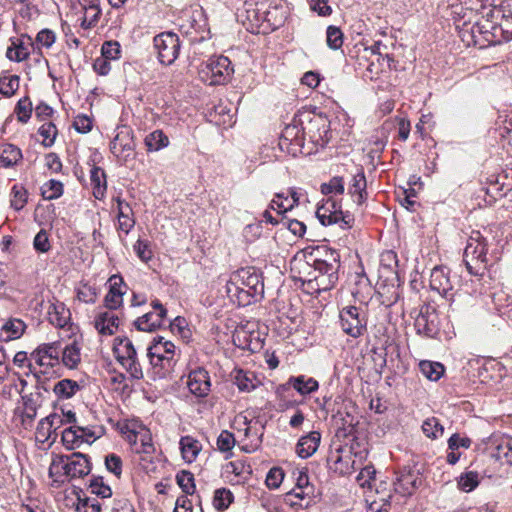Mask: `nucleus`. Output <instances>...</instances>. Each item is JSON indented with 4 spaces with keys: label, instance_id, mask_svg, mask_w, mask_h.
<instances>
[{
    "label": "nucleus",
    "instance_id": "18",
    "mask_svg": "<svg viewBox=\"0 0 512 512\" xmlns=\"http://www.w3.org/2000/svg\"><path fill=\"white\" fill-rule=\"evenodd\" d=\"M147 356L153 368L160 367L157 372L159 377H165L172 370V365L169 364V358L158 337L154 338L152 344L147 348Z\"/></svg>",
    "mask_w": 512,
    "mask_h": 512
},
{
    "label": "nucleus",
    "instance_id": "4",
    "mask_svg": "<svg viewBox=\"0 0 512 512\" xmlns=\"http://www.w3.org/2000/svg\"><path fill=\"white\" fill-rule=\"evenodd\" d=\"M487 243L480 232H473L464 250L466 268L471 275H482L486 269Z\"/></svg>",
    "mask_w": 512,
    "mask_h": 512
},
{
    "label": "nucleus",
    "instance_id": "22",
    "mask_svg": "<svg viewBox=\"0 0 512 512\" xmlns=\"http://www.w3.org/2000/svg\"><path fill=\"white\" fill-rule=\"evenodd\" d=\"M119 325L118 316L112 311L100 312L95 318V328L102 335H113Z\"/></svg>",
    "mask_w": 512,
    "mask_h": 512
},
{
    "label": "nucleus",
    "instance_id": "59",
    "mask_svg": "<svg viewBox=\"0 0 512 512\" xmlns=\"http://www.w3.org/2000/svg\"><path fill=\"white\" fill-rule=\"evenodd\" d=\"M284 479V472L281 468H271L266 476V485L271 489H276L280 486Z\"/></svg>",
    "mask_w": 512,
    "mask_h": 512
},
{
    "label": "nucleus",
    "instance_id": "36",
    "mask_svg": "<svg viewBox=\"0 0 512 512\" xmlns=\"http://www.w3.org/2000/svg\"><path fill=\"white\" fill-rule=\"evenodd\" d=\"M48 314L50 323L60 328H63L70 318V312L63 303L53 304Z\"/></svg>",
    "mask_w": 512,
    "mask_h": 512
},
{
    "label": "nucleus",
    "instance_id": "7",
    "mask_svg": "<svg viewBox=\"0 0 512 512\" xmlns=\"http://www.w3.org/2000/svg\"><path fill=\"white\" fill-rule=\"evenodd\" d=\"M343 332L353 338L362 336L367 330V312L362 307L348 305L339 312Z\"/></svg>",
    "mask_w": 512,
    "mask_h": 512
},
{
    "label": "nucleus",
    "instance_id": "25",
    "mask_svg": "<svg viewBox=\"0 0 512 512\" xmlns=\"http://www.w3.org/2000/svg\"><path fill=\"white\" fill-rule=\"evenodd\" d=\"M367 181L363 169H359L356 174L353 175L352 183L349 186V193L356 197L354 200L358 205H362L368 197L367 193Z\"/></svg>",
    "mask_w": 512,
    "mask_h": 512
},
{
    "label": "nucleus",
    "instance_id": "41",
    "mask_svg": "<svg viewBox=\"0 0 512 512\" xmlns=\"http://www.w3.org/2000/svg\"><path fill=\"white\" fill-rule=\"evenodd\" d=\"M419 367L422 374L431 381L439 380L445 371L439 362L421 361Z\"/></svg>",
    "mask_w": 512,
    "mask_h": 512
},
{
    "label": "nucleus",
    "instance_id": "50",
    "mask_svg": "<svg viewBox=\"0 0 512 512\" xmlns=\"http://www.w3.org/2000/svg\"><path fill=\"white\" fill-rule=\"evenodd\" d=\"M242 423L245 426L243 429L245 438L250 439L251 445L255 447L260 445L263 433H259L258 429L255 427L257 422H255L253 425L252 420H248L246 417H244Z\"/></svg>",
    "mask_w": 512,
    "mask_h": 512
},
{
    "label": "nucleus",
    "instance_id": "10",
    "mask_svg": "<svg viewBox=\"0 0 512 512\" xmlns=\"http://www.w3.org/2000/svg\"><path fill=\"white\" fill-rule=\"evenodd\" d=\"M153 47L157 59L163 65H171L179 56L180 39L173 32H162L153 38Z\"/></svg>",
    "mask_w": 512,
    "mask_h": 512
},
{
    "label": "nucleus",
    "instance_id": "17",
    "mask_svg": "<svg viewBox=\"0 0 512 512\" xmlns=\"http://www.w3.org/2000/svg\"><path fill=\"white\" fill-rule=\"evenodd\" d=\"M187 386L189 391L198 398L206 397L211 388L210 376L206 369L197 367L190 371Z\"/></svg>",
    "mask_w": 512,
    "mask_h": 512
},
{
    "label": "nucleus",
    "instance_id": "46",
    "mask_svg": "<svg viewBox=\"0 0 512 512\" xmlns=\"http://www.w3.org/2000/svg\"><path fill=\"white\" fill-rule=\"evenodd\" d=\"M176 481L182 491L187 495H192L195 492L194 475L186 470L177 473Z\"/></svg>",
    "mask_w": 512,
    "mask_h": 512
},
{
    "label": "nucleus",
    "instance_id": "2",
    "mask_svg": "<svg viewBox=\"0 0 512 512\" xmlns=\"http://www.w3.org/2000/svg\"><path fill=\"white\" fill-rule=\"evenodd\" d=\"M228 296L239 306H248L264 296L261 275L253 268H242L232 273L226 284Z\"/></svg>",
    "mask_w": 512,
    "mask_h": 512
},
{
    "label": "nucleus",
    "instance_id": "21",
    "mask_svg": "<svg viewBox=\"0 0 512 512\" xmlns=\"http://www.w3.org/2000/svg\"><path fill=\"white\" fill-rule=\"evenodd\" d=\"M320 441L321 434L318 431H311L302 436L296 445L297 455L303 459L311 457L317 451Z\"/></svg>",
    "mask_w": 512,
    "mask_h": 512
},
{
    "label": "nucleus",
    "instance_id": "63",
    "mask_svg": "<svg viewBox=\"0 0 512 512\" xmlns=\"http://www.w3.org/2000/svg\"><path fill=\"white\" fill-rule=\"evenodd\" d=\"M376 476V470L374 466L367 465L364 468L361 469L357 476V481L361 487H370L371 481L375 479Z\"/></svg>",
    "mask_w": 512,
    "mask_h": 512
},
{
    "label": "nucleus",
    "instance_id": "38",
    "mask_svg": "<svg viewBox=\"0 0 512 512\" xmlns=\"http://www.w3.org/2000/svg\"><path fill=\"white\" fill-rule=\"evenodd\" d=\"M234 495L227 488H219L214 491L213 507L218 511H225L233 503Z\"/></svg>",
    "mask_w": 512,
    "mask_h": 512
},
{
    "label": "nucleus",
    "instance_id": "47",
    "mask_svg": "<svg viewBox=\"0 0 512 512\" xmlns=\"http://www.w3.org/2000/svg\"><path fill=\"white\" fill-rule=\"evenodd\" d=\"M19 89V76L10 75L0 77V94L11 97Z\"/></svg>",
    "mask_w": 512,
    "mask_h": 512
},
{
    "label": "nucleus",
    "instance_id": "32",
    "mask_svg": "<svg viewBox=\"0 0 512 512\" xmlns=\"http://www.w3.org/2000/svg\"><path fill=\"white\" fill-rule=\"evenodd\" d=\"M490 456L497 461H504L512 466V439L502 440L490 447Z\"/></svg>",
    "mask_w": 512,
    "mask_h": 512
},
{
    "label": "nucleus",
    "instance_id": "42",
    "mask_svg": "<svg viewBox=\"0 0 512 512\" xmlns=\"http://www.w3.org/2000/svg\"><path fill=\"white\" fill-rule=\"evenodd\" d=\"M63 190L62 182L51 179L41 187V195L46 200H54L62 196Z\"/></svg>",
    "mask_w": 512,
    "mask_h": 512
},
{
    "label": "nucleus",
    "instance_id": "12",
    "mask_svg": "<svg viewBox=\"0 0 512 512\" xmlns=\"http://www.w3.org/2000/svg\"><path fill=\"white\" fill-rule=\"evenodd\" d=\"M414 326L418 334L434 338L439 332V318L435 307L430 304L422 305L415 318Z\"/></svg>",
    "mask_w": 512,
    "mask_h": 512
},
{
    "label": "nucleus",
    "instance_id": "57",
    "mask_svg": "<svg viewBox=\"0 0 512 512\" xmlns=\"http://www.w3.org/2000/svg\"><path fill=\"white\" fill-rule=\"evenodd\" d=\"M133 437H134V443H137L138 439L141 442V447L137 448V452L146 453V454H150V453L154 452V446H153L151 434L149 433V431H145L140 434L134 433Z\"/></svg>",
    "mask_w": 512,
    "mask_h": 512
},
{
    "label": "nucleus",
    "instance_id": "14",
    "mask_svg": "<svg viewBox=\"0 0 512 512\" xmlns=\"http://www.w3.org/2000/svg\"><path fill=\"white\" fill-rule=\"evenodd\" d=\"M422 485V477L418 470L404 468L397 473L394 490L403 497L413 495Z\"/></svg>",
    "mask_w": 512,
    "mask_h": 512
},
{
    "label": "nucleus",
    "instance_id": "20",
    "mask_svg": "<svg viewBox=\"0 0 512 512\" xmlns=\"http://www.w3.org/2000/svg\"><path fill=\"white\" fill-rule=\"evenodd\" d=\"M23 409H15V414H19L21 427L25 430H30L33 427L34 420L37 416L38 404L36 403L33 394L22 395Z\"/></svg>",
    "mask_w": 512,
    "mask_h": 512
},
{
    "label": "nucleus",
    "instance_id": "64",
    "mask_svg": "<svg viewBox=\"0 0 512 512\" xmlns=\"http://www.w3.org/2000/svg\"><path fill=\"white\" fill-rule=\"evenodd\" d=\"M132 212L117 213L118 218V229L128 234L135 225V220L130 216Z\"/></svg>",
    "mask_w": 512,
    "mask_h": 512
},
{
    "label": "nucleus",
    "instance_id": "61",
    "mask_svg": "<svg viewBox=\"0 0 512 512\" xmlns=\"http://www.w3.org/2000/svg\"><path fill=\"white\" fill-rule=\"evenodd\" d=\"M133 249L136 253V255L143 261L148 262L151 260L153 256V252L150 248V244L148 241L143 240H137V242L134 244Z\"/></svg>",
    "mask_w": 512,
    "mask_h": 512
},
{
    "label": "nucleus",
    "instance_id": "49",
    "mask_svg": "<svg viewBox=\"0 0 512 512\" xmlns=\"http://www.w3.org/2000/svg\"><path fill=\"white\" fill-rule=\"evenodd\" d=\"M326 43L330 49L337 50L343 45V33L337 26L330 25L326 30Z\"/></svg>",
    "mask_w": 512,
    "mask_h": 512
},
{
    "label": "nucleus",
    "instance_id": "58",
    "mask_svg": "<svg viewBox=\"0 0 512 512\" xmlns=\"http://www.w3.org/2000/svg\"><path fill=\"white\" fill-rule=\"evenodd\" d=\"M235 446V437L228 430H223L217 438V447L221 452H228Z\"/></svg>",
    "mask_w": 512,
    "mask_h": 512
},
{
    "label": "nucleus",
    "instance_id": "48",
    "mask_svg": "<svg viewBox=\"0 0 512 512\" xmlns=\"http://www.w3.org/2000/svg\"><path fill=\"white\" fill-rule=\"evenodd\" d=\"M422 431L427 437L431 439H437L438 437L442 436L444 428L439 423L437 418L431 417L423 422Z\"/></svg>",
    "mask_w": 512,
    "mask_h": 512
},
{
    "label": "nucleus",
    "instance_id": "19",
    "mask_svg": "<svg viewBox=\"0 0 512 512\" xmlns=\"http://www.w3.org/2000/svg\"><path fill=\"white\" fill-rule=\"evenodd\" d=\"M34 47L32 38L22 34L19 38L11 40V46L7 48L6 57L10 61L22 62L29 58L30 49Z\"/></svg>",
    "mask_w": 512,
    "mask_h": 512
},
{
    "label": "nucleus",
    "instance_id": "39",
    "mask_svg": "<svg viewBox=\"0 0 512 512\" xmlns=\"http://www.w3.org/2000/svg\"><path fill=\"white\" fill-rule=\"evenodd\" d=\"M234 383L242 392H250L254 390L258 383L253 373L239 370L236 372Z\"/></svg>",
    "mask_w": 512,
    "mask_h": 512
},
{
    "label": "nucleus",
    "instance_id": "54",
    "mask_svg": "<svg viewBox=\"0 0 512 512\" xmlns=\"http://www.w3.org/2000/svg\"><path fill=\"white\" fill-rule=\"evenodd\" d=\"M479 484L478 474L476 472H468L459 477L458 487L465 492H470Z\"/></svg>",
    "mask_w": 512,
    "mask_h": 512
},
{
    "label": "nucleus",
    "instance_id": "62",
    "mask_svg": "<svg viewBox=\"0 0 512 512\" xmlns=\"http://www.w3.org/2000/svg\"><path fill=\"white\" fill-rule=\"evenodd\" d=\"M77 297L84 303L92 304L97 299V291L95 287L84 284L77 290Z\"/></svg>",
    "mask_w": 512,
    "mask_h": 512
},
{
    "label": "nucleus",
    "instance_id": "15",
    "mask_svg": "<svg viewBox=\"0 0 512 512\" xmlns=\"http://www.w3.org/2000/svg\"><path fill=\"white\" fill-rule=\"evenodd\" d=\"M449 273L446 267H434L430 274V288L452 303L456 292H454Z\"/></svg>",
    "mask_w": 512,
    "mask_h": 512
},
{
    "label": "nucleus",
    "instance_id": "44",
    "mask_svg": "<svg viewBox=\"0 0 512 512\" xmlns=\"http://www.w3.org/2000/svg\"><path fill=\"white\" fill-rule=\"evenodd\" d=\"M62 442H63L64 446L69 450H73L75 448L80 447L81 440H80V435H79V431H78V425L74 424V425L63 430Z\"/></svg>",
    "mask_w": 512,
    "mask_h": 512
},
{
    "label": "nucleus",
    "instance_id": "29",
    "mask_svg": "<svg viewBox=\"0 0 512 512\" xmlns=\"http://www.w3.org/2000/svg\"><path fill=\"white\" fill-rule=\"evenodd\" d=\"M305 140V131L304 128L299 124L293 123L287 125L282 131L281 135V145L291 144L298 147H302L304 145Z\"/></svg>",
    "mask_w": 512,
    "mask_h": 512
},
{
    "label": "nucleus",
    "instance_id": "60",
    "mask_svg": "<svg viewBox=\"0 0 512 512\" xmlns=\"http://www.w3.org/2000/svg\"><path fill=\"white\" fill-rule=\"evenodd\" d=\"M56 41V34L50 29H42L37 33L36 44L41 47L50 48Z\"/></svg>",
    "mask_w": 512,
    "mask_h": 512
},
{
    "label": "nucleus",
    "instance_id": "16",
    "mask_svg": "<svg viewBox=\"0 0 512 512\" xmlns=\"http://www.w3.org/2000/svg\"><path fill=\"white\" fill-rule=\"evenodd\" d=\"M109 290L104 297V306L109 310H116L123 305V296L126 294L127 285L122 276L112 275L108 279Z\"/></svg>",
    "mask_w": 512,
    "mask_h": 512
},
{
    "label": "nucleus",
    "instance_id": "31",
    "mask_svg": "<svg viewBox=\"0 0 512 512\" xmlns=\"http://www.w3.org/2000/svg\"><path fill=\"white\" fill-rule=\"evenodd\" d=\"M170 141L168 136L162 130H154L149 133L145 139L144 144L147 152H158L166 148Z\"/></svg>",
    "mask_w": 512,
    "mask_h": 512
},
{
    "label": "nucleus",
    "instance_id": "40",
    "mask_svg": "<svg viewBox=\"0 0 512 512\" xmlns=\"http://www.w3.org/2000/svg\"><path fill=\"white\" fill-rule=\"evenodd\" d=\"M53 419L56 418L54 416H46L38 422L35 433V437L38 442L45 443L52 438V435L54 434L52 431Z\"/></svg>",
    "mask_w": 512,
    "mask_h": 512
},
{
    "label": "nucleus",
    "instance_id": "33",
    "mask_svg": "<svg viewBox=\"0 0 512 512\" xmlns=\"http://www.w3.org/2000/svg\"><path fill=\"white\" fill-rule=\"evenodd\" d=\"M13 363L18 367L27 366L29 368L30 373L36 379V389H44L45 391H48V389L43 385L41 381V376L38 375V370L36 369L34 362L30 360V357H28L25 351L17 352L14 355Z\"/></svg>",
    "mask_w": 512,
    "mask_h": 512
},
{
    "label": "nucleus",
    "instance_id": "34",
    "mask_svg": "<svg viewBox=\"0 0 512 512\" xmlns=\"http://www.w3.org/2000/svg\"><path fill=\"white\" fill-rule=\"evenodd\" d=\"M79 389L80 386L77 381L62 379L54 385L53 392L59 399H69L73 397Z\"/></svg>",
    "mask_w": 512,
    "mask_h": 512
},
{
    "label": "nucleus",
    "instance_id": "43",
    "mask_svg": "<svg viewBox=\"0 0 512 512\" xmlns=\"http://www.w3.org/2000/svg\"><path fill=\"white\" fill-rule=\"evenodd\" d=\"M81 444H92L104 434V428L101 426H79Z\"/></svg>",
    "mask_w": 512,
    "mask_h": 512
},
{
    "label": "nucleus",
    "instance_id": "9",
    "mask_svg": "<svg viewBox=\"0 0 512 512\" xmlns=\"http://www.w3.org/2000/svg\"><path fill=\"white\" fill-rule=\"evenodd\" d=\"M136 143L134 132L129 126L117 127L116 135L110 142V151L122 164L135 158Z\"/></svg>",
    "mask_w": 512,
    "mask_h": 512
},
{
    "label": "nucleus",
    "instance_id": "8",
    "mask_svg": "<svg viewBox=\"0 0 512 512\" xmlns=\"http://www.w3.org/2000/svg\"><path fill=\"white\" fill-rule=\"evenodd\" d=\"M316 216L323 225L338 224L343 230H347L354 225V216L341 210V205L333 199H327L325 203L317 208Z\"/></svg>",
    "mask_w": 512,
    "mask_h": 512
},
{
    "label": "nucleus",
    "instance_id": "3",
    "mask_svg": "<svg viewBox=\"0 0 512 512\" xmlns=\"http://www.w3.org/2000/svg\"><path fill=\"white\" fill-rule=\"evenodd\" d=\"M91 471L89 457L75 452L70 455H60L53 459L49 467V476H65L69 479L82 478Z\"/></svg>",
    "mask_w": 512,
    "mask_h": 512
},
{
    "label": "nucleus",
    "instance_id": "6",
    "mask_svg": "<svg viewBox=\"0 0 512 512\" xmlns=\"http://www.w3.org/2000/svg\"><path fill=\"white\" fill-rule=\"evenodd\" d=\"M234 73L231 61L226 56H216L208 60L200 71L201 79L208 85H223L230 81Z\"/></svg>",
    "mask_w": 512,
    "mask_h": 512
},
{
    "label": "nucleus",
    "instance_id": "55",
    "mask_svg": "<svg viewBox=\"0 0 512 512\" xmlns=\"http://www.w3.org/2000/svg\"><path fill=\"white\" fill-rule=\"evenodd\" d=\"M121 49L117 41H106L101 48V57L111 61L120 57Z\"/></svg>",
    "mask_w": 512,
    "mask_h": 512
},
{
    "label": "nucleus",
    "instance_id": "28",
    "mask_svg": "<svg viewBox=\"0 0 512 512\" xmlns=\"http://www.w3.org/2000/svg\"><path fill=\"white\" fill-rule=\"evenodd\" d=\"M90 182L93 196L99 200L103 199L107 190L105 171L94 165L90 170Z\"/></svg>",
    "mask_w": 512,
    "mask_h": 512
},
{
    "label": "nucleus",
    "instance_id": "52",
    "mask_svg": "<svg viewBox=\"0 0 512 512\" xmlns=\"http://www.w3.org/2000/svg\"><path fill=\"white\" fill-rule=\"evenodd\" d=\"M32 103L28 97L20 99L15 107V113L18 121L22 123L28 122L32 114Z\"/></svg>",
    "mask_w": 512,
    "mask_h": 512
},
{
    "label": "nucleus",
    "instance_id": "13",
    "mask_svg": "<svg viewBox=\"0 0 512 512\" xmlns=\"http://www.w3.org/2000/svg\"><path fill=\"white\" fill-rule=\"evenodd\" d=\"M153 311L138 317L134 325L139 331L153 332L161 328L167 318V310L158 299L151 302Z\"/></svg>",
    "mask_w": 512,
    "mask_h": 512
},
{
    "label": "nucleus",
    "instance_id": "45",
    "mask_svg": "<svg viewBox=\"0 0 512 512\" xmlns=\"http://www.w3.org/2000/svg\"><path fill=\"white\" fill-rule=\"evenodd\" d=\"M27 200H28L27 190L21 185H17V184L14 185L11 189V200H10L11 207L16 211H20L26 205Z\"/></svg>",
    "mask_w": 512,
    "mask_h": 512
},
{
    "label": "nucleus",
    "instance_id": "30",
    "mask_svg": "<svg viewBox=\"0 0 512 512\" xmlns=\"http://www.w3.org/2000/svg\"><path fill=\"white\" fill-rule=\"evenodd\" d=\"M21 149L10 143H0V163L3 167H13L22 159Z\"/></svg>",
    "mask_w": 512,
    "mask_h": 512
},
{
    "label": "nucleus",
    "instance_id": "37",
    "mask_svg": "<svg viewBox=\"0 0 512 512\" xmlns=\"http://www.w3.org/2000/svg\"><path fill=\"white\" fill-rule=\"evenodd\" d=\"M61 360L70 369L75 368L79 364L81 354L80 347L76 342L67 345L65 348L62 347Z\"/></svg>",
    "mask_w": 512,
    "mask_h": 512
},
{
    "label": "nucleus",
    "instance_id": "53",
    "mask_svg": "<svg viewBox=\"0 0 512 512\" xmlns=\"http://www.w3.org/2000/svg\"><path fill=\"white\" fill-rule=\"evenodd\" d=\"M39 134L43 137L42 144L45 147H51L57 135V128L52 122L44 123L38 130Z\"/></svg>",
    "mask_w": 512,
    "mask_h": 512
},
{
    "label": "nucleus",
    "instance_id": "24",
    "mask_svg": "<svg viewBox=\"0 0 512 512\" xmlns=\"http://www.w3.org/2000/svg\"><path fill=\"white\" fill-rule=\"evenodd\" d=\"M80 4L84 10L81 27L90 29L97 24L101 16L100 0H82Z\"/></svg>",
    "mask_w": 512,
    "mask_h": 512
},
{
    "label": "nucleus",
    "instance_id": "56",
    "mask_svg": "<svg viewBox=\"0 0 512 512\" xmlns=\"http://www.w3.org/2000/svg\"><path fill=\"white\" fill-rule=\"evenodd\" d=\"M344 181L342 177L335 176L328 183L321 185V192L324 195L331 193L343 194L344 193Z\"/></svg>",
    "mask_w": 512,
    "mask_h": 512
},
{
    "label": "nucleus",
    "instance_id": "11",
    "mask_svg": "<svg viewBox=\"0 0 512 512\" xmlns=\"http://www.w3.org/2000/svg\"><path fill=\"white\" fill-rule=\"evenodd\" d=\"M62 345L60 342H51L40 344L30 354V360L34 362L35 367L41 369L38 375L47 373L49 368L58 366L61 361Z\"/></svg>",
    "mask_w": 512,
    "mask_h": 512
},
{
    "label": "nucleus",
    "instance_id": "35",
    "mask_svg": "<svg viewBox=\"0 0 512 512\" xmlns=\"http://www.w3.org/2000/svg\"><path fill=\"white\" fill-rule=\"evenodd\" d=\"M344 450H345V448L339 444V446L336 447L334 451H331L330 455L328 456V462L332 463L334 466V469L336 471H339L340 474H347L350 472V466H349L350 457L342 456V452Z\"/></svg>",
    "mask_w": 512,
    "mask_h": 512
},
{
    "label": "nucleus",
    "instance_id": "26",
    "mask_svg": "<svg viewBox=\"0 0 512 512\" xmlns=\"http://www.w3.org/2000/svg\"><path fill=\"white\" fill-rule=\"evenodd\" d=\"M283 388L292 387L301 395H307L315 392L319 388L318 381L312 377L304 375L292 376L288 379L287 383L282 386Z\"/></svg>",
    "mask_w": 512,
    "mask_h": 512
},
{
    "label": "nucleus",
    "instance_id": "5",
    "mask_svg": "<svg viewBox=\"0 0 512 512\" xmlns=\"http://www.w3.org/2000/svg\"><path fill=\"white\" fill-rule=\"evenodd\" d=\"M113 351L117 361L130 374L131 378L136 380L143 378V371L138 361L136 349L129 338H116Z\"/></svg>",
    "mask_w": 512,
    "mask_h": 512
},
{
    "label": "nucleus",
    "instance_id": "51",
    "mask_svg": "<svg viewBox=\"0 0 512 512\" xmlns=\"http://www.w3.org/2000/svg\"><path fill=\"white\" fill-rule=\"evenodd\" d=\"M89 489L92 494H95L101 498H109L112 495L110 486L106 485L102 477H93L90 480Z\"/></svg>",
    "mask_w": 512,
    "mask_h": 512
},
{
    "label": "nucleus",
    "instance_id": "23",
    "mask_svg": "<svg viewBox=\"0 0 512 512\" xmlns=\"http://www.w3.org/2000/svg\"><path fill=\"white\" fill-rule=\"evenodd\" d=\"M27 325L19 318H9L1 326L0 338L5 341L19 339L25 332Z\"/></svg>",
    "mask_w": 512,
    "mask_h": 512
},
{
    "label": "nucleus",
    "instance_id": "27",
    "mask_svg": "<svg viewBox=\"0 0 512 512\" xmlns=\"http://www.w3.org/2000/svg\"><path fill=\"white\" fill-rule=\"evenodd\" d=\"M179 445L182 458L187 463L194 462L202 450L201 443L189 435L181 437Z\"/></svg>",
    "mask_w": 512,
    "mask_h": 512
},
{
    "label": "nucleus",
    "instance_id": "1",
    "mask_svg": "<svg viewBox=\"0 0 512 512\" xmlns=\"http://www.w3.org/2000/svg\"><path fill=\"white\" fill-rule=\"evenodd\" d=\"M307 268L313 267V271L303 279L308 288L314 292L328 291L338 282V272L341 267L340 254L338 251L321 247L315 250V258L310 265L306 263Z\"/></svg>",
    "mask_w": 512,
    "mask_h": 512
}]
</instances>
